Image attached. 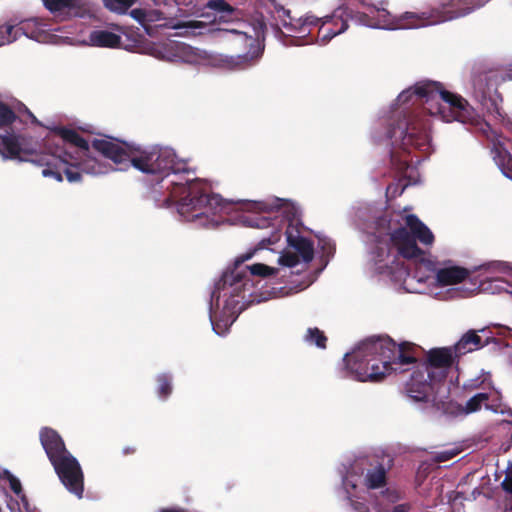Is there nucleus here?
<instances>
[{"label":"nucleus","instance_id":"obj_6","mask_svg":"<svg viewBox=\"0 0 512 512\" xmlns=\"http://www.w3.org/2000/svg\"><path fill=\"white\" fill-rule=\"evenodd\" d=\"M129 163L145 174L167 176L188 172L187 162L177 159L173 149L160 145L131 146Z\"/></svg>","mask_w":512,"mask_h":512},{"label":"nucleus","instance_id":"obj_25","mask_svg":"<svg viewBox=\"0 0 512 512\" xmlns=\"http://www.w3.org/2000/svg\"><path fill=\"white\" fill-rule=\"evenodd\" d=\"M489 400V394L488 393H477L473 397H471L465 404L464 411L465 413H474L481 409V407L484 405L487 409H491L493 411H497L496 408H494L493 405H490L488 403Z\"/></svg>","mask_w":512,"mask_h":512},{"label":"nucleus","instance_id":"obj_26","mask_svg":"<svg viewBox=\"0 0 512 512\" xmlns=\"http://www.w3.org/2000/svg\"><path fill=\"white\" fill-rule=\"evenodd\" d=\"M157 390L156 393L159 398L166 400L173 391L172 376L167 373H161L156 377Z\"/></svg>","mask_w":512,"mask_h":512},{"label":"nucleus","instance_id":"obj_1","mask_svg":"<svg viewBox=\"0 0 512 512\" xmlns=\"http://www.w3.org/2000/svg\"><path fill=\"white\" fill-rule=\"evenodd\" d=\"M416 346L410 342L397 344L389 336L364 340L351 353L344 356L347 372L356 380L382 381L404 365L417 362Z\"/></svg>","mask_w":512,"mask_h":512},{"label":"nucleus","instance_id":"obj_15","mask_svg":"<svg viewBox=\"0 0 512 512\" xmlns=\"http://www.w3.org/2000/svg\"><path fill=\"white\" fill-rule=\"evenodd\" d=\"M456 359H458V356H456V352L454 351L453 346L433 348L427 353L426 360L420 363L418 366L426 371L427 377L441 381L446 377V374L443 373L440 376H436L432 369L450 368Z\"/></svg>","mask_w":512,"mask_h":512},{"label":"nucleus","instance_id":"obj_11","mask_svg":"<svg viewBox=\"0 0 512 512\" xmlns=\"http://www.w3.org/2000/svg\"><path fill=\"white\" fill-rule=\"evenodd\" d=\"M257 248L240 255L235 260V268L231 271L225 272L221 279L215 285L214 294L217 292L220 297L221 292H224V296L230 295L241 296L242 292L246 290V286L249 284L250 279L246 271L239 270V267L247 260L251 259Z\"/></svg>","mask_w":512,"mask_h":512},{"label":"nucleus","instance_id":"obj_13","mask_svg":"<svg viewBox=\"0 0 512 512\" xmlns=\"http://www.w3.org/2000/svg\"><path fill=\"white\" fill-rule=\"evenodd\" d=\"M490 334L491 332L485 328L481 330H468L461 336L458 342L453 345L456 356L460 358L467 353L477 351L491 343L498 347L504 345L501 339Z\"/></svg>","mask_w":512,"mask_h":512},{"label":"nucleus","instance_id":"obj_37","mask_svg":"<svg viewBox=\"0 0 512 512\" xmlns=\"http://www.w3.org/2000/svg\"><path fill=\"white\" fill-rule=\"evenodd\" d=\"M136 0H105V6L115 12H126Z\"/></svg>","mask_w":512,"mask_h":512},{"label":"nucleus","instance_id":"obj_19","mask_svg":"<svg viewBox=\"0 0 512 512\" xmlns=\"http://www.w3.org/2000/svg\"><path fill=\"white\" fill-rule=\"evenodd\" d=\"M286 238L288 245L297 251L304 262L309 263L313 260L314 245L310 239L300 236L297 229L290 227L286 230Z\"/></svg>","mask_w":512,"mask_h":512},{"label":"nucleus","instance_id":"obj_14","mask_svg":"<svg viewBox=\"0 0 512 512\" xmlns=\"http://www.w3.org/2000/svg\"><path fill=\"white\" fill-rule=\"evenodd\" d=\"M436 379L427 377V373L417 366L405 384V394L415 402H429L433 395V382Z\"/></svg>","mask_w":512,"mask_h":512},{"label":"nucleus","instance_id":"obj_45","mask_svg":"<svg viewBox=\"0 0 512 512\" xmlns=\"http://www.w3.org/2000/svg\"><path fill=\"white\" fill-rule=\"evenodd\" d=\"M269 225V221L265 218L257 219L255 226L256 227H266Z\"/></svg>","mask_w":512,"mask_h":512},{"label":"nucleus","instance_id":"obj_42","mask_svg":"<svg viewBox=\"0 0 512 512\" xmlns=\"http://www.w3.org/2000/svg\"><path fill=\"white\" fill-rule=\"evenodd\" d=\"M456 455L455 452L453 451H445V452H441L439 453L437 456H436V459L439 461V462H444V461H447L451 458H453L454 456Z\"/></svg>","mask_w":512,"mask_h":512},{"label":"nucleus","instance_id":"obj_48","mask_svg":"<svg viewBox=\"0 0 512 512\" xmlns=\"http://www.w3.org/2000/svg\"><path fill=\"white\" fill-rule=\"evenodd\" d=\"M160 512H186L184 509H178V508H166L162 509Z\"/></svg>","mask_w":512,"mask_h":512},{"label":"nucleus","instance_id":"obj_2","mask_svg":"<svg viewBox=\"0 0 512 512\" xmlns=\"http://www.w3.org/2000/svg\"><path fill=\"white\" fill-rule=\"evenodd\" d=\"M390 242L397 249L398 254L408 260H413L417 270L435 274L440 286H450L463 282L469 275L468 269L456 265H440L433 259L428 250L417 245L419 241L426 247H431L435 237L432 231L414 214L405 216V226L400 225L390 233Z\"/></svg>","mask_w":512,"mask_h":512},{"label":"nucleus","instance_id":"obj_3","mask_svg":"<svg viewBox=\"0 0 512 512\" xmlns=\"http://www.w3.org/2000/svg\"><path fill=\"white\" fill-rule=\"evenodd\" d=\"M0 154L4 158L31 161L44 166L42 175L52 177L58 182L63 181V174L70 183H76L82 180L84 173L99 174L105 171V167L94 159L73 163L66 157L56 156L55 154H36L34 158L29 159L26 156L33 155V151L24 146L22 135H0Z\"/></svg>","mask_w":512,"mask_h":512},{"label":"nucleus","instance_id":"obj_46","mask_svg":"<svg viewBox=\"0 0 512 512\" xmlns=\"http://www.w3.org/2000/svg\"><path fill=\"white\" fill-rule=\"evenodd\" d=\"M482 382H479L478 380H474L471 384L469 385H465L464 387L467 389V388H470V389H477L480 387V384Z\"/></svg>","mask_w":512,"mask_h":512},{"label":"nucleus","instance_id":"obj_16","mask_svg":"<svg viewBox=\"0 0 512 512\" xmlns=\"http://www.w3.org/2000/svg\"><path fill=\"white\" fill-rule=\"evenodd\" d=\"M94 150L113 161L116 165L128 164L132 144L115 141L111 137L94 139L91 142Z\"/></svg>","mask_w":512,"mask_h":512},{"label":"nucleus","instance_id":"obj_20","mask_svg":"<svg viewBox=\"0 0 512 512\" xmlns=\"http://www.w3.org/2000/svg\"><path fill=\"white\" fill-rule=\"evenodd\" d=\"M89 41L96 47L118 48L121 37L108 30H94L89 35Z\"/></svg>","mask_w":512,"mask_h":512},{"label":"nucleus","instance_id":"obj_29","mask_svg":"<svg viewBox=\"0 0 512 512\" xmlns=\"http://www.w3.org/2000/svg\"><path fill=\"white\" fill-rule=\"evenodd\" d=\"M272 7L274 12L277 14L278 18L281 20L283 26L287 29L292 30V24H295V18L292 17L291 11L286 9L283 5L278 3L276 0H271Z\"/></svg>","mask_w":512,"mask_h":512},{"label":"nucleus","instance_id":"obj_27","mask_svg":"<svg viewBox=\"0 0 512 512\" xmlns=\"http://www.w3.org/2000/svg\"><path fill=\"white\" fill-rule=\"evenodd\" d=\"M495 160L503 174L512 179V155L509 151L506 149H497Z\"/></svg>","mask_w":512,"mask_h":512},{"label":"nucleus","instance_id":"obj_31","mask_svg":"<svg viewBox=\"0 0 512 512\" xmlns=\"http://www.w3.org/2000/svg\"><path fill=\"white\" fill-rule=\"evenodd\" d=\"M327 337L323 331L319 328H308L307 333L305 335V341L315 344L318 348L325 349L327 343Z\"/></svg>","mask_w":512,"mask_h":512},{"label":"nucleus","instance_id":"obj_34","mask_svg":"<svg viewBox=\"0 0 512 512\" xmlns=\"http://www.w3.org/2000/svg\"><path fill=\"white\" fill-rule=\"evenodd\" d=\"M16 119L17 115L12 108L0 101V129L10 126Z\"/></svg>","mask_w":512,"mask_h":512},{"label":"nucleus","instance_id":"obj_44","mask_svg":"<svg viewBox=\"0 0 512 512\" xmlns=\"http://www.w3.org/2000/svg\"><path fill=\"white\" fill-rule=\"evenodd\" d=\"M409 509H410L409 505H407V504H399V505H396L393 508V512H408Z\"/></svg>","mask_w":512,"mask_h":512},{"label":"nucleus","instance_id":"obj_47","mask_svg":"<svg viewBox=\"0 0 512 512\" xmlns=\"http://www.w3.org/2000/svg\"><path fill=\"white\" fill-rule=\"evenodd\" d=\"M135 452H136V448L135 447H125L123 449V454L124 455L134 454Z\"/></svg>","mask_w":512,"mask_h":512},{"label":"nucleus","instance_id":"obj_38","mask_svg":"<svg viewBox=\"0 0 512 512\" xmlns=\"http://www.w3.org/2000/svg\"><path fill=\"white\" fill-rule=\"evenodd\" d=\"M278 262L283 266L292 268L299 263V257L295 253L285 252L279 257Z\"/></svg>","mask_w":512,"mask_h":512},{"label":"nucleus","instance_id":"obj_35","mask_svg":"<svg viewBox=\"0 0 512 512\" xmlns=\"http://www.w3.org/2000/svg\"><path fill=\"white\" fill-rule=\"evenodd\" d=\"M322 22V19L314 15H307L304 18H298L295 20V24H292V31L304 32L306 26H317L319 23L322 24Z\"/></svg>","mask_w":512,"mask_h":512},{"label":"nucleus","instance_id":"obj_24","mask_svg":"<svg viewBox=\"0 0 512 512\" xmlns=\"http://www.w3.org/2000/svg\"><path fill=\"white\" fill-rule=\"evenodd\" d=\"M206 8L216 11L221 14L220 21L227 22L231 19L232 15L236 11V8L230 5L225 0H209L206 5Z\"/></svg>","mask_w":512,"mask_h":512},{"label":"nucleus","instance_id":"obj_12","mask_svg":"<svg viewBox=\"0 0 512 512\" xmlns=\"http://www.w3.org/2000/svg\"><path fill=\"white\" fill-rule=\"evenodd\" d=\"M364 17H366L365 14H354V11L348 5L338 7L331 16L324 18L320 26L319 34L321 35L322 41L326 43L336 35L346 31L349 19L358 18L362 21Z\"/></svg>","mask_w":512,"mask_h":512},{"label":"nucleus","instance_id":"obj_9","mask_svg":"<svg viewBox=\"0 0 512 512\" xmlns=\"http://www.w3.org/2000/svg\"><path fill=\"white\" fill-rule=\"evenodd\" d=\"M226 32L234 35L238 44L248 50L236 56H221L219 58V64L223 68L229 70L246 69L252 66L262 56L263 48L257 38L236 29L226 30Z\"/></svg>","mask_w":512,"mask_h":512},{"label":"nucleus","instance_id":"obj_5","mask_svg":"<svg viewBox=\"0 0 512 512\" xmlns=\"http://www.w3.org/2000/svg\"><path fill=\"white\" fill-rule=\"evenodd\" d=\"M488 0H440L422 12H405L393 16L386 9H377L379 23L386 29H412L436 25L464 17L482 7Z\"/></svg>","mask_w":512,"mask_h":512},{"label":"nucleus","instance_id":"obj_21","mask_svg":"<svg viewBox=\"0 0 512 512\" xmlns=\"http://www.w3.org/2000/svg\"><path fill=\"white\" fill-rule=\"evenodd\" d=\"M387 483V472L382 464H377L367 470L364 477V484L368 489H379Z\"/></svg>","mask_w":512,"mask_h":512},{"label":"nucleus","instance_id":"obj_43","mask_svg":"<svg viewBox=\"0 0 512 512\" xmlns=\"http://www.w3.org/2000/svg\"><path fill=\"white\" fill-rule=\"evenodd\" d=\"M375 254H376L377 260L382 261L385 256L389 255V248L387 247L384 249V248L377 247Z\"/></svg>","mask_w":512,"mask_h":512},{"label":"nucleus","instance_id":"obj_40","mask_svg":"<svg viewBox=\"0 0 512 512\" xmlns=\"http://www.w3.org/2000/svg\"><path fill=\"white\" fill-rule=\"evenodd\" d=\"M280 239V233L277 231V232H274L270 237L268 238H263L260 243H259V249H263V248H266L268 245H271V244H274L276 242H278Z\"/></svg>","mask_w":512,"mask_h":512},{"label":"nucleus","instance_id":"obj_28","mask_svg":"<svg viewBox=\"0 0 512 512\" xmlns=\"http://www.w3.org/2000/svg\"><path fill=\"white\" fill-rule=\"evenodd\" d=\"M1 478L9 482L10 489L16 494L17 497L20 498L24 505H27L28 500L25 493L23 492L20 480L16 476H14L9 470H4L1 475Z\"/></svg>","mask_w":512,"mask_h":512},{"label":"nucleus","instance_id":"obj_49","mask_svg":"<svg viewBox=\"0 0 512 512\" xmlns=\"http://www.w3.org/2000/svg\"><path fill=\"white\" fill-rule=\"evenodd\" d=\"M428 277H429V275L425 276V278H428ZM419 281H425L424 277L423 276L419 277Z\"/></svg>","mask_w":512,"mask_h":512},{"label":"nucleus","instance_id":"obj_33","mask_svg":"<svg viewBox=\"0 0 512 512\" xmlns=\"http://www.w3.org/2000/svg\"><path fill=\"white\" fill-rule=\"evenodd\" d=\"M44 6L52 13L76 7V0H43Z\"/></svg>","mask_w":512,"mask_h":512},{"label":"nucleus","instance_id":"obj_17","mask_svg":"<svg viewBox=\"0 0 512 512\" xmlns=\"http://www.w3.org/2000/svg\"><path fill=\"white\" fill-rule=\"evenodd\" d=\"M54 133L56 135H58L63 142L69 143V144L81 149L83 154L86 155L87 157L85 159H82L79 161L76 158H74L67 151H60L59 154H57V151H55L53 154H55L56 156L66 157L69 161H71L73 163H80V162L86 161L87 159H93V157H89L87 155L90 151V145H89L88 141L85 140L76 130L66 128V127H57V128H55ZM94 160H96L99 164H101L105 167V171L102 173H99L98 175L105 174L108 171L107 165L98 161L96 158H94Z\"/></svg>","mask_w":512,"mask_h":512},{"label":"nucleus","instance_id":"obj_22","mask_svg":"<svg viewBox=\"0 0 512 512\" xmlns=\"http://www.w3.org/2000/svg\"><path fill=\"white\" fill-rule=\"evenodd\" d=\"M15 29L17 31V39L21 35H25L30 39L38 40L42 32L39 23L34 19L24 20L15 24Z\"/></svg>","mask_w":512,"mask_h":512},{"label":"nucleus","instance_id":"obj_36","mask_svg":"<svg viewBox=\"0 0 512 512\" xmlns=\"http://www.w3.org/2000/svg\"><path fill=\"white\" fill-rule=\"evenodd\" d=\"M391 164L398 173L404 174L410 166V159L408 155L400 156L396 152H392Z\"/></svg>","mask_w":512,"mask_h":512},{"label":"nucleus","instance_id":"obj_32","mask_svg":"<svg viewBox=\"0 0 512 512\" xmlns=\"http://www.w3.org/2000/svg\"><path fill=\"white\" fill-rule=\"evenodd\" d=\"M245 269L249 271L250 275L259 276L261 278H267L278 273L277 268L270 267L262 263H255L253 265L246 266Z\"/></svg>","mask_w":512,"mask_h":512},{"label":"nucleus","instance_id":"obj_41","mask_svg":"<svg viewBox=\"0 0 512 512\" xmlns=\"http://www.w3.org/2000/svg\"><path fill=\"white\" fill-rule=\"evenodd\" d=\"M131 16L138 22H144L146 18V12L143 9L136 8L131 11Z\"/></svg>","mask_w":512,"mask_h":512},{"label":"nucleus","instance_id":"obj_10","mask_svg":"<svg viewBox=\"0 0 512 512\" xmlns=\"http://www.w3.org/2000/svg\"><path fill=\"white\" fill-rule=\"evenodd\" d=\"M51 464L65 488L78 498H82L84 474L78 460L70 453Z\"/></svg>","mask_w":512,"mask_h":512},{"label":"nucleus","instance_id":"obj_18","mask_svg":"<svg viewBox=\"0 0 512 512\" xmlns=\"http://www.w3.org/2000/svg\"><path fill=\"white\" fill-rule=\"evenodd\" d=\"M39 436L41 445L45 450L50 463L70 454L66 449L62 437L54 429L44 427L41 429Z\"/></svg>","mask_w":512,"mask_h":512},{"label":"nucleus","instance_id":"obj_23","mask_svg":"<svg viewBox=\"0 0 512 512\" xmlns=\"http://www.w3.org/2000/svg\"><path fill=\"white\" fill-rule=\"evenodd\" d=\"M205 27L206 24L198 20L177 21L171 25V28L180 30L177 35L182 37L195 36L197 29H203Z\"/></svg>","mask_w":512,"mask_h":512},{"label":"nucleus","instance_id":"obj_8","mask_svg":"<svg viewBox=\"0 0 512 512\" xmlns=\"http://www.w3.org/2000/svg\"><path fill=\"white\" fill-rule=\"evenodd\" d=\"M429 123L418 116H411L399 121L396 126L389 130V136L394 143L400 142L404 152L411 148L426 150L429 147Z\"/></svg>","mask_w":512,"mask_h":512},{"label":"nucleus","instance_id":"obj_39","mask_svg":"<svg viewBox=\"0 0 512 512\" xmlns=\"http://www.w3.org/2000/svg\"><path fill=\"white\" fill-rule=\"evenodd\" d=\"M502 489L512 497V467L505 472V478L501 483Z\"/></svg>","mask_w":512,"mask_h":512},{"label":"nucleus","instance_id":"obj_30","mask_svg":"<svg viewBox=\"0 0 512 512\" xmlns=\"http://www.w3.org/2000/svg\"><path fill=\"white\" fill-rule=\"evenodd\" d=\"M17 40V31L15 29V23L6 22L0 24V47L6 44H10Z\"/></svg>","mask_w":512,"mask_h":512},{"label":"nucleus","instance_id":"obj_7","mask_svg":"<svg viewBox=\"0 0 512 512\" xmlns=\"http://www.w3.org/2000/svg\"><path fill=\"white\" fill-rule=\"evenodd\" d=\"M182 196L178 201V212L187 219L208 217L220 213L224 208V200L218 194L210 191L203 181H188L182 187Z\"/></svg>","mask_w":512,"mask_h":512},{"label":"nucleus","instance_id":"obj_4","mask_svg":"<svg viewBox=\"0 0 512 512\" xmlns=\"http://www.w3.org/2000/svg\"><path fill=\"white\" fill-rule=\"evenodd\" d=\"M401 105L419 104L429 115H439L446 122L467 123L472 119V108L462 96L444 89L440 82L424 80L401 92Z\"/></svg>","mask_w":512,"mask_h":512}]
</instances>
